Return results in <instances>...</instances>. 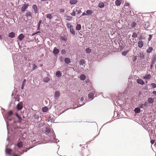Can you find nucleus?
Listing matches in <instances>:
<instances>
[{"label":"nucleus","mask_w":156,"mask_h":156,"mask_svg":"<svg viewBox=\"0 0 156 156\" xmlns=\"http://www.w3.org/2000/svg\"><path fill=\"white\" fill-rule=\"evenodd\" d=\"M156 61V54H154L153 55V58L151 59V64L150 66L151 69H152L153 65L154 64Z\"/></svg>","instance_id":"nucleus-1"},{"label":"nucleus","mask_w":156,"mask_h":156,"mask_svg":"<svg viewBox=\"0 0 156 156\" xmlns=\"http://www.w3.org/2000/svg\"><path fill=\"white\" fill-rule=\"evenodd\" d=\"M45 132L47 135L50 134V135H53L52 130L49 128L47 127L46 128Z\"/></svg>","instance_id":"nucleus-2"},{"label":"nucleus","mask_w":156,"mask_h":156,"mask_svg":"<svg viewBox=\"0 0 156 156\" xmlns=\"http://www.w3.org/2000/svg\"><path fill=\"white\" fill-rule=\"evenodd\" d=\"M28 4H24L22 6L21 8V11L22 12H23L25 11V10L27 9L28 6Z\"/></svg>","instance_id":"nucleus-3"},{"label":"nucleus","mask_w":156,"mask_h":156,"mask_svg":"<svg viewBox=\"0 0 156 156\" xmlns=\"http://www.w3.org/2000/svg\"><path fill=\"white\" fill-rule=\"evenodd\" d=\"M16 108L18 110H21L23 108V104L21 102L19 103L17 105Z\"/></svg>","instance_id":"nucleus-4"},{"label":"nucleus","mask_w":156,"mask_h":156,"mask_svg":"<svg viewBox=\"0 0 156 156\" xmlns=\"http://www.w3.org/2000/svg\"><path fill=\"white\" fill-rule=\"evenodd\" d=\"M7 145H6V148L5 149V152L6 154L11 155V152L12 151V150L11 149H9L7 148Z\"/></svg>","instance_id":"nucleus-5"},{"label":"nucleus","mask_w":156,"mask_h":156,"mask_svg":"<svg viewBox=\"0 0 156 156\" xmlns=\"http://www.w3.org/2000/svg\"><path fill=\"white\" fill-rule=\"evenodd\" d=\"M32 8L35 13H37L38 12L37 6L36 5H33L32 6Z\"/></svg>","instance_id":"nucleus-6"},{"label":"nucleus","mask_w":156,"mask_h":156,"mask_svg":"<svg viewBox=\"0 0 156 156\" xmlns=\"http://www.w3.org/2000/svg\"><path fill=\"white\" fill-rule=\"evenodd\" d=\"M94 90H93L92 91V92L88 94V98L90 99H93L94 96Z\"/></svg>","instance_id":"nucleus-7"},{"label":"nucleus","mask_w":156,"mask_h":156,"mask_svg":"<svg viewBox=\"0 0 156 156\" xmlns=\"http://www.w3.org/2000/svg\"><path fill=\"white\" fill-rule=\"evenodd\" d=\"M144 45V43L142 41H139L138 42V46L139 48H141Z\"/></svg>","instance_id":"nucleus-8"},{"label":"nucleus","mask_w":156,"mask_h":156,"mask_svg":"<svg viewBox=\"0 0 156 156\" xmlns=\"http://www.w3.org/2000/svg\"><path fill=\"white\" fill-rule=\"evenodd\" d=\"M24 37V36L22 34H20L18 37V39L20 41H22Z\"/></svg>","instance_id":"nucleus-9"},{"label":"nucleus","mask_w":156,"mask_h":156,"mask_svg":"<svg viewBox=\"0 0 156 156\" xmlns=\"http://www.w3.org/2000/svg\"><path fill=\"white\" fill-rule=\"evenodd\" d=\"M136 81L137 83L141 85H144V82L143 80L140 79H137Z\"/></svg>","instance_id":"nucleus-10"},{"label":"nucleus","mask_w":156,"mask_h":156,"mask_svg":"<svg viewBox=\"0 0 156 156\" xmlns=\"http://www.w3.org/2000/svg\"><path fill=\"white\" fill-rule=\"evenodd\" d=\"M31 13L30 11L27 12L25 15L28 18H30V19L31 18Z\"/></svg>","instance_id":"nucleus-11"},{"label":"nucleus","mask_w":156,"mask_h":156,"mask_svg":"<svg viewBox=\"0 0 156 156\" xmlns=\"http://www.w3.org/2000/svg\"><path fill=\"white\" fill-rule=\"evenodd\" d=\"M59 52V50L56 48H54V50L53 51V53L54 55H57Z\"/></svg>","instance_id":"nucleus-12"},{"label":"nucleus","mask_w":156,"mask_h":156,"mask_svg":"<svg viewBox=\"0 0 156 156\" xmlns=\"http://www.w3.org/2000/svg\"><path fill=\"white\" fill-rule=\"evenodd\" d=\"M15 36V34L13 32H11L9 33L8 35V37L10 38H13Z\"/></svg>","instance_id":"nucleus-13"},{"label":"nucleus","mask_w":156,"mask_h":156,"mask_svg":"<svg viewBox=\"0 0 156 156\" xmlns=\"http://www.w3.org/2000/svg\"><path fill=\"white\" fill-rule=\"evenodd\" d=\"M151 76L150 74H148L144 76L143 78L144 79L149 80L151 79Z\"/></svg>","instance_id":"nucleus-14"},{"label":"nucleus","mask_w":156,"mask_h":156,"mask_svg":"<svg viewBox=\"0 0 156 156\" xmlns=\"http://www.w3.org/2000/svg\"><path fill=\"white\" fill-rule=\"evenodd\" d=\"M55 75L56 77H59L62 76V73L59 71H57Z\"/></svg>","instance_id":"nucleus-15"},{"label":"nucleus","mask_w":156,"mask_h":156,"mask_svg":"<svg viewBox=\"0 0 156 156\" xmlns=\"http://www.w3.org/2000/svg\"><path fill=\"white\" fill-rule=\"evenodd\" d=\"M77 2V0H70L69 3L71 5H74L76 4Z\"/></svg>","instance_id":"nucleus-16"},{"label":"nucleus","mask_w":156,"mask_h":156,"mask_svg":"<svg viewBox=\"0 0 156 156\" xmlns=\"http://www.w3.org/2000/svg\"><path fill=\"white\" fill-rule=\"evenodd\" d=\"M134 111L136 113H139L140 112V108L139 107L136 108H135Z\"/></svg>","instance_id":"nucleus-17"},{"label":"nucleus","mask_w":156,"mask_h":156,"mask_svg":"<svg viewBox=\"0 0 156 156\" xmlns=\"http://www.w3.org/2000/svg\"><path fill=\"white\" fill-rule=\"evenodd\" d=\"M60 92L56 91L55 92V98H58L60 96Z\"/></svg>","instance_id":"nucleus-18"},{"label":"nucleus","mask_w":156,"mask_h":156,"mask_svg":"<svg viewBox=\"0 0 156 156\" xmlns=\"http://www.w3.org/2000/svg\"><path fill=\"white\" fill-rule=\"evenodd\" d=\"M153 50V48L152 47H149L148 49H147L146 52L148 53H150Z\"/></svg>","instance_id":"nucleus-19"},{"label":"nucleus","mask_w":156,"mask_h":156,"mask_svg":"<svg viewBox=\"0 0 156 156\" xmlns=\"http://www.w3.org/2000/svg\"><path fill=\"white\" fill-rule=\"evenodd\" d=\"M104 6V4L102 2H100L98 5V7L100 8H103Z\"/></svg>","instance_id":"nucleus-20"},{"label":"nucleus","mask_w":156,"mask_h":156,"mask_svg":"<svg viewBox=\"0 0 156 156\" xmlns=\"http://www.w3.org/2000/svg\"><path fill=\"white\" fill-rule=\"evenodd\" d=\"M65 62L67 64H68L70 62V59L68 58H66L64 60Z\"/></svg>","instance_id":"nucleus-21"},{"label":"nucleus","mask_w":156,"mask_h":156,"mask_svg":"<svg viewBox=\"0 0 156 156\" xmlns=\"http://www.w3.org/2000/svg\"><path fill=\"white\" fill-rule=\"evenodd\" d=\"M115 4L117 6H120L121 4V2L119 0H117L115 2Z\"/></svg>","instance_id":"nucleus-22"},{"label":"nucleus","mask_w":156,"mask_h":156,"mask_svg":"<svg viewBox=\"0 0 156 156\" xmlns=\"http://www.w3.org/2000/svg\"><path fill=\"white\" fill-rule=\"evenodd\" d=\"M70 32L73 34L75 35V32L74 30L73 26L71 27L70 28Z\"/></svg>","instance_id":"nucleus-23"},{"label":"nucleus","mask_w":156,"mask_h":156,"mask_svg":"<svg viewBox=\"0 0 156 156\" xmlns=\"http://www.w3.org/2000/svg\"><path fill=\"white\" fill-rule=\"evenodd\" d=\"M43 80L44 82L45 83H47L50 80V79L48 77H46L43 79Z\"/></svg>","instance_id":"nucleus-24"},{"label":"nucleus","mask_w":156,"mask_h":156,"mask_svg":"<svg viewBox=\"0 0 156 156\" xmlns=\"http://www.w3.org/2000/svg\"><path fill=\"white\" fill-rule=\"evenodd\" d=\"M17 146L18 147L21 148L23 146L22 142L21 141H20L17 144Z\"/></svg>","instance_id":"nucleus-25"},{"label":"nucleus","mask_w":156,"mask_h":156,"mask_svg":"<svg viewBox=\"0 0 156 156\" xmlns=\"http://www.w3.org/2000/svg\"><path fill=\"white\" fill-rule=\"evenodd\" d=\"M148 101L150 104H152L154 102V100L151 98H148Z\"/></svg>","instance_id":"nucleus-26"},{"label":"nucleus","mask_w":156,"mask_h":156,"mask_svg":"<svg viewBox=\"0 0 156 156\" xmlns=\"http://www.w3.org/2000/svg\"><path fill=\"white\" fill-rule=\"evenodd\" d=\"M93 12L91 10H88L86 11V13L87 15H90Z\"/></svg>","instance_id":"nucleus-27"},{"label":"nucleus","mask_w":156,"mask_h":156,"mask_svg":"<svg viewBox=\"0 0 156 156\" xmlns=\"http://www.w3.org/2000/svg\"><path fill=\"white\" fill-rule=\"evenodd\" d=\"M85 63V60L83 59H81L79 63L80 65H83Z\"/></svg>","instance_id":"nucleus-28"},{"label":"nucleus","mask_w":156,"mask_h":156,"mask_svg":"<svg viewBox=\"0 0 156 156\" xmlns=\"http://www.w3.org/2000/svg\"><path fill=\"white\" fill-rule=\"evenodd\" d=\"M81 25L80 24H78L76 27V29L77 30H80L81 29Z\"/></svg>","instance_id":"nucleus-29"},{"label":"nucleus","mask_w":156,"mask_h":156,"mask_svg":"<svg viewBox=\"0 0 156 156\" xmlns=\"http://www.w3.org/2000/svg\"><path fill=\"white\" fill-rule=\"evenodd\" d=\"M149 23L148 22H145L144 23V27L145 28H147L149 27Z\"/></svg>","instance_id":"nucleus-30"},{"label":"nucleus","mask_w":156,"mask_h":156,"mask_svg":"<svg viewBox=\"0 0 156 156\" xmlns=\"http://www.w3.org/2000/svg\"><path fill=\"white\" fill-rule=\"evenodd\" d=\"M48 108L47 107H43L42 108V110L44 112H46L48 111Z\"/></svg>","instance_id":"nucleus-31"},{"label":"nucleus","mask_w":156,"mask_h":156,"mask_svg":"<svg viewBox=\"0 0 156 156\" xmlns=\"http://www.w3.org/2000/svg\"><path fill=\"white\" fill-rule=\"evenodd\" d=\"M26 79H24L23 80V83L22 84V86H21V89H23L24 86L25 85V83L26 82Z\"/></svg>","instance_id":"nucleus-32"},{"label":"nucleus","mask_w":156,"mask_h":156,"mask_svg":"<svg viewBox=\"0 0 156 156\" xmlns=\"http://www.w3.org/2000/svg\"><path fill=\"white\" fill-rule=\"evenodd\" d=\"M86 52L87 53H90L91 52V50L88 48L86 49Z\"/></svg>","instance_id":"nucleus-33"},{"label":"nucleus","mask_w":156,"mask_h":156,"mask_svg":"<svg viewBox=\"0 0 156 156\" xmlns=\"http://www.w3.org/2000/svg\"><path fill=\"white\" fill-rule=\"evenodd\" d=\"M136 23L134 22H133L132 23L131 27L132 28H135L136 27Z\"/></svg>","instance_id":"nucleus-34"},{"label":"nucleus","mask_w":156,"mask_h":156,"mask_svg":"<svg viewBox=\"0 0 156 156\" xmlns=\"http://www.w3.org/2000/svg\"><path fill=\"white\" fill-rule=\"evenodd\" d=\"M46 17L49 19H51L52 18V16L51 14H48L46 15Z\"/></svg>","instance_id":"nucleus-35"},{"label":"nucleus","mask_w":156,"mask_h":156,"mask_svg":"<svg viewBox=\"0 0 156 156\" xmlns=\"http://www.w3.org/2000/svg\"><path fill=\"white\" fill-rule=\"evenodd\" d=\"M80 78L81 80H84L86 79V76L83 74L80 76Z\"/></svg>","instance_id":"nucleus-36"},{"label":"nucleus","mask_w":156,"mask_h":156,"mask_svg":"<svg viewBox=\"0 0 156 156\" xmlns=\"http://www.w3.org/2000/svg\"><path fill=\"white\" fill-rule=\"evenodd\" d=\"M138 36L137 34L136 33H133L132 35V37L133 38H136Z\"/></svg>","instance_id":"nucleus-37"},{"label":"nucleus","mask_w":156,"mask_h":156,"mask_svg":"<svg viewBox=\"0 0 156 156\" xmlns=\"http://www.w3.org/2000/svg\"><path fill=\"white\" fill-rule=\"evenodd\" d=\"M138 106L139 108H144V106L143 104L141 103H140L138 104Z\"/></svg>","instance_id":"nucleus-38"},{"label":"nucleus","mask_w":156,"mask_h":156,"mask_svg":"<svg viewBox=\"0 0 156 156\" xmlns=\"http://www.w3.org/2000/svg\"><path fill=\"white\" fill-rule=\"evenodd\" d=\"M66 20L68 21L71 20H72V16H66Z\"/></svg>","instance_id":"nucleus-39"},{"label":"nucleus","mask_w":156,"mask_h":156,"mask_svg":"<svg viewBox=\"0 0 156 156\" xmlns=\"http://www.w3.org/2000/svg\"><path fill=\"white\" fill-rule=\"evenodd\" d=\"M33 67V70L36 69L37 68V66L35 65V64H33L32 66Z\"/></svg>","instance_id":"nucleus-40"},{"label":"nucleus","mask_w":156,"mask_h":156,"mask_svg":"<svg viewBox=\"0 0 156 156\" xmlns=\"http://www.w3.org/2000/svg\"><path fill=\"white\" fill-rule=\"evenodd\" d=\"M12 111H10L8 113L7 116H8V117L12 115Z\"/></svg>","instance_id":"nucleus-41"},{"label":"nucleus","mask_w":156,"mask_h":156,"mask_svg":"<svg viewBox=\"0 0 156 156\" xmlns=\"http://www.w3.org/2000/svg\"><path fill=\"white\" fill-rule=\"evenodd\" d=\"M139 56L140 57V59H142L144 58V55L143 53H140L139 55Z\"/></svg>","instance_id":"nucleus-42"},{"label":"nucleus","mask_w":156,"mask_h":156,"mask_svg":"<svg viewBox=\"0 0 156 156\" xmlns=\"http://www.w3.org/2000/svg\"><path fill=\"white\" fill-rule=\"evenodd\" d=\"M151 85L153 88H155L156 87V84L154 83H151Z\"/></svg>","instance_id":"nucleus-43"},{"label":"nucleus","mask_w":156,"mask_h":156,"mask_svg":"<svg viewBox=\"0 0 156 156\" xmlns=\"http://www.w3.org/2000/svg\"><path fill=\"white\" fill-rule=\"evenodd\" d=\"M39 115L37 113H36L34 115V118L37 119H38L39 118Z\"/></svg>","instance_id":"nucleus-44"},{"label":"nucleus","mask_w":156,"mask_h":156,"mask_svg":"<svg viewBox=\"0 0 156 156\" xmlns=\"http://www.w3.org/2000/svg\"><path fill=\"white\" fill-rule=\"evenodd\" d=\"M72 26L73 25L69 23H67L66 24V27L68 28H70V27L71 28V27H72Z\"/></svg>","instance_id":"nucleus-45"},{"label":"nucleus","mask_w":156,"mask_h":156,"mask_svg":"<svg viewBox=\"0 0 156 156\" xmlns=\"http://www.w3.org/2000/svg\"><path fill=\"white\" fill-rule=\"evenodd\" d=\"M71 15L73 16H75L76 15L75 11L73 10V12L71 13Z\"/></svg>","instance_id":"nucleus-46"},{"label":"nucleus","mask_w":156,"mask_h":156,"mask_svg":"<svg viewBox=\"0 0 156 156\" xmlns=\"http://www.w3.org/2000/svg\"><path fill=\"white\" fill-rule=\"evenodd\" d=\"M152 37V35L150 34L149 35V37L148 38V41H150Z\"/></svg>","instance_id":"nucleus-47"},{"label":"nucleus","mask_w":156,"mask_h":156,"mask_svg":"<svg viewBox=\"0 0 156 156\" xmlns=\"http://www.w3.org/2000/svg\"><path fill=\"white\" fill-rule=\"evenodd\" d=\"M127 53V51H124V52H123L122 53V54L123 55L125 56V55H126Z\"/></svg>","instance_id":"nucleus-48"},{"label":"nucleus","mask_w":156,"mask_h":156,"mask_svg":"<svg viewBox=\"0 0 156 156\" xmlns=\"http://www.w3.org/2000/svg\"><path fill=\"white\" fill-rule=\"evenodd\" d=\"M16 116L20 120H21V119L20 117L17 113L15 114Z\"/></svg>","instance_id":"nucleus-49"},{"label":"nucleus","mask_w":156,"mask_h":156,"mask_svg":"<svg viewBox=\"0 0 156 156\" xmlns=\"http://www.w3.org/2000/svg\"><path fill=\"white\" fill-rule=\"evenodd\" d=\"M133 61L135 62L137 59V57L136 56H134L133 58Z\"/></svg>","instance_id":"nucleus-50"},{"label":"nucleus","mask_w":156,"mask_h":156,"mask_svg":"<svg viewBox=\"0 0 156 156\" xmlns=\"http://www.w3.org/2000/svg\"><path fill=\"white\" fill-rule=\"evenodd\" d=\"M144 107H146L147 106L148 103L145 102L144 104H143Z\"/></svg>","instance_id":"nucleus-51"},{"label":"nucleus","mask_w":156,"mask_h":156,"mask_svg":"<svg viewBox=\"0 0 156 156\" xmlns=\"http://www.w3.org/2000/svg\"><path fill=\"white\" fill-rule=\"evenodd\" d=\"M59 10L61 12H64L65 11L64 9L62 8L60 9Z\"/></svg>","instance_id":"nucleus-52"},{"label":"nucleus","mask_w":156,"mask_h":156,"mask_svg":"<svg viewBox=\"0 0 156 156\" xmlns=\"http://www.w3.org/2000/svg\"><path fill=\"white\" fill-rule=\"evenodd\" d=\"M61 52H62V54H65L66 53V51L64 49H63L62 51H61Z\"/></svg>","instance_id":"nucleus-53"},{"label":"nucleus","mask_w":156,"mask_h":156,"mask_svg":"<svg viewBox=\"0 0 156 156\" xmlns=\"http://www.w3.org/2000/svg\"><path fill=\"white\" fill-rule=\"evenodd\" d=\"M42 21L41 20H40L38 24H37V26H40V27L41 24V23Z\"/></svg>","instance_id":"nucleus-54"},{"label":"nucleus","mask_w":156,"mask_h":156,"mask_svg":"<svg viewBox=\"0 0 156 156\" xmlns=\"http://www.w3.org/2000/svg\"><path fill=\"white\" fill-rule=\"evenodd\" d=\"M51 118V116H49V118L47 119H46V121H49L50 120V119Z\"/></svg>","instance_id":"nucleus-55"},{"label":"nucleus","mask_w":156,"mask_h":156,"mask_svg":"<svg viewBox=\"0 0 156 156\" xmlns=\"http://www.w3.org/2000/svg\"><path fill=\"white\" fill-rule=\"evenodd\" d=\"M154 142V140H151V143L152 144H153Z\"/></svg>","instance_id":"nucleus-56"},{"label":"nucleus","mask_w":156,"mask_h":156,"mask_svg":"<svg viewBox=\"0 0 156 156\" xmlns=\"http://www.w3.org/2000/svg\"><path fill=\"white\" fill-rule=\"evenodd\" d=\"M6 119H7L8 121H11V119L9 118V117H8V116H7V117L6 118Z\"/></svg>","instance_id":"nucleus-57"},{"label":"nucleus","mask_w":156,"mask_h":156,"mask_svg":"<svg viewBox=\"0 0 156 156\" xmlns=\"http://www.w3.org/2000/svg\"><path fill=\"white\" fill-rule=\"evenodd\" d=\"M152 93L155 95H156V91H153L152 92Z\"/></svg>","instance_id":"nucleus-58"},{"label":"nucleus","mask_w":156,"mask_h":156,"mask_svg":"<svg viewBox=\"0 0 156 156\" xmlns=\"http://www.w3.org/2000/svg\"><path fill=\"white\" fill-rule=\"evenodd\" d=\"M59 141V140H58V139H55V140L54 141L55 142L57 143V142H58Z\"/></svg>","instance_id":"nucleus-59"},{"label":"nucleus","mask_w":156,"mask_h":156,"mask_svg":"<svg viewBox=\"0 0 156 156\" xmlns=\"http://www.w3.org/2000/svg\"><path fill=\"white\" fill-rule=\"evenodd\" d=\"M83 98H82L80 99V101L81 102H82V101H83Z\"/></svg>","instance_id":"nucleus-60"},{"label":"nucleus","mask_w":156,"mask_h":156,"mask_svg":"<svg viewBox=\"0 0 156 156\" xmlns=\"http://www.w3.org/2000/svg\"><path fill=\"white\" fill-rule=\"evenodd\" d=\"M13 156H20V155H18L16 154H12Z\"/></svg>","instance_id":"nucleus-61"},{"label":"nucleus","mask_w":156,"mask_h":156,"mask_svg":"<svg viewBox=\"0 0 156 156\" xmlns=\"http://www.w3.org/2000/svg\"><path fill=\"white\" fill-rule=\"evenodd\" d=\"M82 15L83 16H84V15H87V14H86L85 12H84L83 13Z\"/></svg>","instance_id":"nucleus-62"},{"label":"nucleus","mask_w":156,"mask_h":156,"mask_svg":"<svg viewBox=\"0 0 156 156\" xmlns=\"http://www.w3.org/2000/svg\"><path fill=\"white\" fill-rule=\"evenodd\" d=\"M62 39L63 40H65V41H66V38H64V37H62Z\"/></svg>","instance_id":"nucleus-63"},{"label":"nucleus","mask_w":156,"mask_h":156,"mask_svg":"<svg viewBox=\"0 0 156 156\" xmlns=\"http://www.w3.org/2000/svg\"><path fill=\"white\" fill-rule=\"evenodd\" d=\"M40 26H37V30H40Z\"/></svg>","instance_id":"nucleus-64"}]
</instances>
